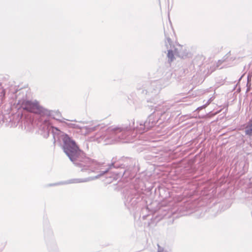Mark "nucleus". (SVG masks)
I'll use <instances>...</instances> for the list:
<instances>
[{
	"label": "nucleus",
	"mask_w": 252,
	"mask_h": 252,
	"mask_svg": "<svg viewBox=\"0 0 252 252\" xmlns=\"http://www.w3.org/2000/svg\"><path fill=\"white\" fill-rule=\"evenodd\" d=\"M246 134L252 136V119L248 123L245 129Z\"/></svg>",
	"instance_id": "obj_3"
},
{
	"label": "nucleus",
	"mask_w": 252,
	"mask_h": 252,
	"mask_svg": "<svg viewBox=\"0 0 252 252\" xmlns=\"http://www.w3.org/2000/svg\"><path fill=\"white\" fill-rule=\"evenodd\" d=\"M167 56H168V58L170 59V61H172L174 59L173 52L172 50L168 51Z\"/></svg>",
	"instance_id": "obj_4"
},
{
	"label": "nucleus",
	"mask_w": 252,
	"mask_h": 252,
	"mask_svg": "<svg viewBox=\"0 0 252 252\" xmlns=\"http://www.w3.org/2000/svg\"><path fill=\"white\" fill-rule=\"evenodd\" d=\"M64 151L72 161L76 160L81 151L79 150L75 142L68 136L64 137Z\"/></svg>",
	"instance_id": "obj_1"
},
{
	"label": "nucleus",
	"mask_w": 252,
	"mask_h": 252,
	"mask_svg": "<svg viewBox=\"0 0 252 252\" xmlns=\"http://www.w3.org/2000/svg\"><path fill=\"white\" fill-rule=\"evenodd\" d=\"M22 107L28 112L35 114H40L42 112V108L36 101L24 100L21 104Z\"/></svg>",
	"instance_id": "obj_2"
}]
</instances>
